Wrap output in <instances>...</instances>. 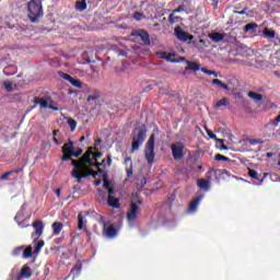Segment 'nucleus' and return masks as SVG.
Returning <instances> with one entry per match:
<instances>
[{"label": "nucleus", "mask_w": 280, "mask_h": 280, "mask_svg": "<svg viewBox=\"0 0 280 280\" xmlns=\"http://www.w3.org/2000/svg\"><path fill=\"white\" fill-rule=\"evenodd\" d=\"M43 246H45V241L40 240L39 242H37L35 246V253L36 254L40 253V249L43 248Z\"/></svg>", "instance_id": "obj_44"}, {"label": "nucleus", "mask_w": 280, "mask_h": 280, "mask_svg": "<svg viewBox=\"0 0 280 280\" xmlns=\"http://www.w3.org/2000/svg\"><path fill=\"white\" fill-rule=\"evenodd\" d=\"M97 159H102V152H92V160L97 161Z\"/></svg>", "instance_id": "obj_48"}, {"label": "nucleus", "mask_w": 280, "mask_h": 280, "mask_svg": "<svg viewBox=\"0 0 280 280\" xmlns=\"http://www.w3.org/2000/svg\"><path fill=\"white\" fill-rule=\"evenodd\" d=\"M224 34L222 33H209L208 38H211L213 43H222L224 40Z\"/></svg>", "instance_id": "obj_21"}, {"label": "nucleus", "mask_w": 280, "mask_h": 280, "mask_svg": "<svg viewBox=\"0 0 280 280\" xmlns=\"http://www.w3.org/2000/svg\"><path fill=\"white\" fill-rule=\"evenodd\" d=\"M81 272H82V264L78 261L74 265V267L71 269L70 275H77V277H79Z\"/></svg>", "instance_id": "obj_26"}, {"label": "nucleus", "mask_w": 280, "mask_h": 280, "mask_svg": "<svg viewBox=\"0 0 280 280\" xmlns=\"http://www.w3.org/2000/svg\"><path fill=\"white\" fill-rule=\"evenodd\" d=\"M103 189H110V182L108 180V175L106 173L103 175Z\"/></svg>", "instance_id": "obj_38"}, {"label": "nucleus", "mask_w": 280, "mask_h": 280, "mask_svg": "<svg viewBox=\"0 0 280 280\" xmlns=\"http://www.w3.org/2000/svg\"><path fill=\"white\" fill-rule=\"evenodd\" d=\"M184 62H186L187 67L186 70H190V71H200V65L197 63L196 61H189V60H184Z\"/></svg>", "instance_id": "obj_22"}, {"label": "nucleus", "mask_w": 280, "mask_h": 280, "mask_svg": "<svg viewBox=\"0 0 280 280\" xmlns=\"http://www.w3.org/2000/svg\"><path fill=\"white\" fill-rule=\"evenodd\" d=\"M101 143H102V139L96 140L95 145L94 147H90L89 150H91V152H93V150L95 152H97L100 150V148H97V145H100Z\"/></svg>", "instance_id": "obj_46"}, {"label": "nucleus", "mask_w": 280, "mask_h": 280, "mask_svg": "<svg viewBox=\"0 0 280 280\" xmlns=\"http://www.w3.org/2000/svg\"><path fill=\"white\" fill-rule=\"evenodd\" d=\"M107 191H108V196L115 195V188L113 187L108 188Z\"/></svg>", "instance_id": "obj_56"}, {"label": "nucleus", "mask_w": 280, "mask_h": 280, "mask_svg": "<svg viewBox=\"0 0 280 280\" xmlns=\"http://www.w3.org/2000/svg\"><path fill=\"white\" fill-rule=\"evenodd\" d=\"M103 235H105V237H107L108 240H115V237L119 235V228H117V223H112L109 225H106V223H104Z\"/></svg>", "instance_id": "obj_5"}, {"label": "nucleus", "mask_w": 280, "mask_h": 280, "mask_svg": "<svg viewBox=\"0 0 280 280\" xmlns=\"http://www.w3.org/2000/svg\"><path fill=\"white\" fill-rule=\"evenodd\" d=\"M175 36L182 43H187L188 40H194V35H188L187 32L183 31L180 26L175 27Z\"/></svg>", "instance_id": "obj_12"}, {"label": "nucleus", "mask_w": 280, "mask_h": 280, "mask_svg": "<svg viewBox=\"0 0 280 280\" xmlns=\"http://www.w3.org/2000/svg\"><path fill=\"white\" fill-rule=\"evenodd\" d=\"M62 78H63V80H67L68 82H71V80H73V77H71L68 73H63Z\"/></svg>", "instance_id": "obj_53"}, {"label": "nucleus", "mask_w": 280, "mask_h": 280, "mask_svg": "<svg viewBox=\"0 0 280 280\" xmlns=\"http://www.w3.org/2000/svg\"><path fill=\"white\" fill-rule=\"evenodd\" d=\"M212 84H217L220 89H223L224 91H229V85L222 83L220 79H213Z\"/></svg>", "instance_id": "obj_35"}, {"label": "nucleus", "mask_w": 280, "mask_h": 280, "mask_svg": "<svg viewBox=\"0 0 280 280\" xmlns=\"http://www.w3.org/2000/svg\"><path fill=\"white\" fill-rule=\"evenodd\" d=\"M3 86H4V89H7L8 91H12V82H10V81H4V82H3Z\"/></svg>", "instance_id": "obj_50"}, {"label": "nucleus", "mask_w": 280, "mask_h": 280, "mask_svg": "<svg viewBox=\"0 0 280 280\" xmlns=\"http://www.w3.org/2000/svg\"><path fill=\"white\" fill-rule=\"evenodd\" d=\"M106 163H107V167H110V165H113V156L107 155Z\"/></svg>", "instance_id": "obj_54"}, {"label": "nucleus", "mask_w": 280, "mask_h": 280, "mask_svg": "<svg viewBox=\"0 0 280 280\" xmlns=\"http://www.w3.org/2000/svg\"><path fill=\"white\" fill-rule=\"evenodd\" d=\"M14 220H15L16 224H19V226H21L22 229H25V226H27V225L23 224V222H21V215H19V214H16L14 217Z\"/></svg>", "instance_id": "obj_45"}, {"label": "nucleus", "mask_w": 280, "mask_h": 280, "mask_svg": "<svg viewBox=\"0 0 280 280\" xmlns=\"http://www.w3.org/2000/svg\"><path fill=\"white\" fill-rule=\"evenodd\" d=\"M202 198H205V195H199L189 203L188 213H196L198 211V206L202 201Z\"/></svg>", "instance_id": "obj_15"}, {"label": "nucleus", "mask_w": 280, "mask_h": 280, "mask_svg": "<svg viewBox=\"0 0 280 280\" xmlns=\"http://www.w3.org/2000/svg\"><path fill=\"white\" fill-rule=\"evenodd\" d=\"M180 12H186V14H189V11H187V0H184L182 4L173 10V14H178Z\"/></svg>", "instance_id": "obj_24"}, {"label": "nucleus", "mask_w": 280, "mask_h": 280, "mask_svg": "<svg viewBox=\"0 0 280 280\" xmlns=\"http://www.w3.org/2000/svg\"><path fill=\"white\" fill-rule=\"evenodd\" d=\"M229 104H230L229 98L223 97L215 103L214 108H221V106H229Z\"/></svg>", "instance_id": "obj_32"}, {"label": "nucleus", "mask_w": 280, "mask_h": 280, "mask_svg": "<svg viewBox=\"0 0 280 280\" xmlns=\"http://www.w3.org/2000/svg\"><path fill=\"white\" fill-rule=\"evenodd\" d=\"M208 75H214V78H218V72L208 70Z\"/></svg>", "instance_id": "obj_59"}, {"label": "nucleus", "mask_w": 280, "mask_h": 280, "mask_svg": "<svg viewBox=\"0 0 280 280\" xmlns=\"http://www.w3.org/2000/svg\"><path fill=\"white\" fill-rule=\"evenodd\" d=\"M202 73H206V75H208L209 74V69H207V68H201V69H199Z\"/></svg>", "instance_id": "obj_63"}, {"label": "nucleus", "mask_w": 280, "mask_h": 280, "mask_svg": "<svg viewBox=\"0 0 280 280\" xmlns=\"http://www.w3.org/2000/svg\"><path fill=\"white\" fill-rule=\"evenodd\" d=\"M88 93H94V95H89L86 98V102H97L100 100V91L96 89H88Z\"/></svg>", "instance_id": "obj_17"}, {"label": "nucleus", "mask_w": 280, "mask_h": 280, "mask_svg": "<svg viewBox=\"0 0 280 280\" xmlns=\"http://www.w3.org/2000/svg\"><path fill=\"white\" fill-rule=\"evenodd\" d=\"M78 229L79 231H82V229H84V214H82V212L78 214Z\"/></svg>", "instance_id": "obj_34"}, {"label": "nucleus", "mask_w": 280, "mask_h": 280, "mask_svg": "<svg viewBox=\"0 0 280 280\" xmlns=\"http://www.w3.org/2000/svg\"><path fill=\"white\" fill-rule=\"evenodd\" d=\"M33 102H34L35 104H39L40 108H47V107H48V104H49V103H47V101H46L45 98H40V97H38V96H35V97L33 98Z\"/></svg>", "instance_id": "obj_25"}, {"label": "nucleus", "mask_w": 280, "mask_h": 280, "mask_svg": "<svg viewBox=\"0 0 280 280\" xmlns=\"http://www.w3.org/2000/svg\"><path fill=\"white\" fill-rule=\"evenodd\" d=\"M107 203L109 207H113V209H119V207H121V205H119V199L113 196L107 197Z\"/></svg>", "instance_id": "obj_23"}, {"label": "nucleus", "mask_w": 280, "mask_h": 280, "mask_svg": "<svg viewBox=\"0 0 280 280\" xmlns=\"http://www.w3.org/2000/svg\"><path fill=\"white\" fill-rule=\"evenodd\" d=\"M93 156V151L91 149H88V151L79 159V160H72V166L73 170H80V165L86 166V163H89Z\"/></svg>", "instance_id": "obj_7"}, {"label": "nucleus", "mask_w": 280, "mask_h": 280, "mask_svg": "<svg viewBox=\"0 0 280 280\" xmlns=\"http://www.w3.org/2000/svg\"><path fill=\"white\" fill-rule=\"evenodd\" d=\"M9 176H12V172H11V171L5 172L4 174H2V175L0 176V180H8V177H9Z\"/></svg>", "instance_id": "obj_47"}, {"label": "nucleus", "mask_w": 280, "mask_h": 280, "mask_svg": "<svg viewBox=\"0 0 280 280\" xmlns=\"http://www.w3.org/2000/svg\"><path fill=\"white\" fill-rule=\"evenodd\" d=\"M197 186L199 187V189H205V191H209L211 184L208 179L200 178L197 180Z\"/></svg>", "instance_id": "obj_19"}, {"label": "nucleus", "mask_w": 280, "mask_h": 280, "mask_svg": "<svg viewBox=\"0 0 280 280\" xmlns=\"http://www.w3.org/2000/svg\"><path fill=\"white\" fill-rule=\"evenodd\" d=\"M62 228H63V225L60 222L52 223L54 235H60V232L62 231Z\"/></svg>", "instance_id": "obj_27"}, {"label": "nucleus", "mask_w": 280, "mask_h": 280, "mask_svg": "<svg viewBox=\"0 0 280 280\" xmlns=\"http://www.w3.org/2000/svg\"><path fill=\"white\" fill-rule=\"evenodd\" d=\"M178 21H180V16L176 15V13L172 11V13L168 15L170 25H174L175 23H178Z\"/></svg>", "instance_id": "obj_29"}, {"label": "nucleus", "mask_w": 280, "mask_h": 280, "mask_svg": "<svg viewBox=\"0 0 280 280\" xmlns=\"http://www.w3.org/2000/svg\"><path fill=\"white\" fill-rule=\"evenodd\" d=\"M137 215H139V205L132 201L129 211L127 212V220L129 222H135L137 220Z\"/></svg>", "instance_id": "obj_14"}, {"label": "nucleus", "mask_w": 280, "mask_h": 280, "mask_svg": "<svg viewBox=\"0 0 280 280\" xmlns=\"http://www.w3.org/2000/svg\"><path fill=\"white\" fill-rule=\"evenodd\" d=\"M171 150L175 161H180L185 156V144L180 142L172 144Z\"/></svg>", "instance_id": "obj_10"}, {"label": "nucleus", "mask_w": 280, "mask_h": 280, "mask_svg": "<svg viewBox=\"0 0 280 280\" xmlns=\"http://www.w3.org/2000/svg\"><path fill=\"white\" fill-rule=\"evenodd\" d=\"M248 176L249 178H253L254 180H260V183L264 182V179H259V173H257V171L249 168L248 170Z\"/></svg>", "instance_id": "obj_31"}, {"label": "nucleus", "mask_w": 280, "mask_h": 280, "mask_svg": "<svg viewBox=\"0 0 280 280\" xmlns=\"http://www.w3.org/2000/svg\"><path fill=\"white\" fill-rule=\"evenodd\" d=\"M96 173H97V174H104V170L97 168Z\"/></svg>", "instance_id": "obj_64"}, {"label": "nucleus", "mask_w": 280, "mask_h": 280, "mask_svg": "<svg viewBox=\"0 0 280 280\" xmlns=\"http://www.w3.org/2000/svg\"><path fill=\"white\" fill-rule=\"evenodd\" d=\"M248 97H250V100H254V102H261V100H264V95L259 94V93H255V92H248Z\"/></svg>", "instance_id": "obj_28"}, {"label": "nucleus", "mask_w": 280, "mask_h": 280, "mask_svg": "<svg viewBox=\"0 0 280 280\" xmlns=\"http://www.w3.org/2000/svg\"><path fill=\"white\" fill-rule=\"evenodd\" d=\"M279 124H280V114L275 119L269 121V126L273 128H279Z\"/></svg>", "instance_id": "obj_40"}, {"label": "nucleus", "mask_w": 280, "mask_h": 280, "mask_svg": "<svg viewBox=\"0 0 280 280\" xmlns=\"http://www.w3.org/2000/svg\"><path fill=\"white\" fill-rule=\"evenodd\" d=\"M52 141L56 145H60V141L58 140V138L52 137Z\"/></svg>", "instance_id": "obj_62"}, {"label": "nucleus", "mask_w": 280, "mask_h": 280, "mask_svg": "<svg viewBox=\"0 0 280 280\" xmlns=\"http://www.w3.org/2000/svg\"><path fill=\"white\" fill-rule=\"evenodd\" d=\"M93 156V151L91 149H88V151L79 159V160H72V166L73 170H80V165L86 166V163H89Z\"/></svg>", "instance_id": "obj_8"}, {"label": "nucleus", "mask_w": 280, "mask_h": 280, "mask_svg": "<svg viewBox=\"0 0 280 280\" xmlns=\"http://www.w3.org/2000/svg\"><path fill=\"white\" fill-rule=\"evenodd\" d=\"M95 167L100 170L101 167H104V163L95 162Z\"/></svg>", "instance_id": "obj_60"}, {"label": "nucleus", "mask_w": 280, "mask_h": 280, "mask_svg": "<svg viewBox=\"0 0 280 280\" xmlns=\"http://www.w3.org/2000/svg\"><path fill=\"white\" fill-rule=\"evenodd\" d=\"M11 172H12V174H21L22 170L21 168H14Z\"/></svg>", "instance_id": "obj_61"}, {"label": "nucleus", "mask_w": 280, "mask_h": 280, "mask_svg": "<svg viewBox=\"0 0 280 280\" xmlns=\"http://www.w3.org/2000/svg\"><path fill=\"white\" fill-rule=\"evenodd\" d=\"M214 161H225V162H228V161H231V159H229L225 155H222V154L218 153V154L214 155Z\"/></svg>", "instance_id": "obj_43"}, {"label": "nucleus", "mask_w": 280, "mask_h": 280, "mask_svg": "<svg viewBox=\"0 0 280 280\" xmlns=\"http://www.w3.org/2000/svg\"><path fill=\"white\" fill-rule=\"evenodd\" d=\"M23 250H25V246H19V247H15L12 252V256L13 257H19V255H21V253H23Z\"/></svg>", "instance_id": "obj_39"}, {"label": "nucleus", "mask_w": 280, "mask_h": 280, "mask_svg": "<svg viewBox=\"0 0 280 280\" xmlns=\"http://www.w3.org/2000/svg\"><path fill=\"white\" fill-rule=\"evenodd\" d=\"M145 137H148V128L145 127V125H140L136 127V129L133 130L131 152H136V150H139V147L143 145Z\"/></svg>", "instance_id": "obj_2"}, {"label": "nucleus", "mask_w": 280, "mask_h": 280, "mask_svg": "<svg viewBox=\"0 0 280 280\" xmlns=\"http://www.w3.org/2000/svg\"><path fill=\"white\" fill-rule=\"evenodd\" d=\"M156 141V136L152 133L149 137V140L145 143L144 147V159L148 162V165H154V159L156 156V153H154V143Z\"/></svg>", "instance_id": "obj_4"}, {"label": "nucleus", "mask_w": 280, "mask_h": 280, "mask_svg": "<svg viewBox=\"0 0 280 280\" xmlns=\"http://www.w3.org/2000/svg\"><path fill=\"white\" fill-rule=\"evenodd\" d=\"M93 167H95V162H93V159H92L89 162H85V166H84V164L80 165V173L91 172L93 170Z\"/></svg>", "instance_id": "obj_20"}, {"label": "nucleus", "mask_w": 280, "mask_h": 280, "mask_svg": "<svg viewBox=\"0 0 280 280\" xmlns=\"http://www.w3.org/2000/svg\"><path fill=\"white\" fill-rule=\"evenodd\" d=\"M234 14L244 15V14H246V9H244L242 11H234Z\"/></svg>", "instance_id": "obj_58"}, {"label": "nucleus", "mask_w": 280, "mask_h": 280, "mask_svg": "<svg viewBox=\"0 0 280 280\" xmlns=\"http://www.w3.org/2000/svg\"><path fill=\"white\" fill-rule=\"evenodd\" d=\"M128 163H132V159L130 156L125 158V165H128Z\"/></svg>", "instance_id": "obj_57"}, {"label": "nucleus", "mask_w": 280, "mask_h": 280, "mask_svg": "<svg viewBox=\"0 0 280 280\" xmlns=\"http://www.w3.org/2000/svg\"><path fill=\"white\" fill-rule=\"evenodd\" d=\"M32 268H30V265H24L21 270L20 273L15 277V279H11V280H21V279H32Z\"/></svg>", "instance_id": "obj_13"}, {"label": "nucleus", "mask_w": 280, "mask_h": 280, "mask_svg": "<svg viewBox=\"0 0 280 280\" xmlns=\"http://www.w3.org/2000/svg\"><path fill=\"white\" fill-rule=\"evenodd\" d=\"M33 229H35V232L32 233L31 237L34 243L38 242L40 235H43V231L45 230V224L40 220H36L32 224Z\"/></svg>", "instance_id": "obj_11"}, {"label": "nucleus", "mask_w": 280, "mask_h": 280, "mask_svg": "<svg viewBox=\"0 0 280 280\" xmlns=\"http://www.w3.org/2000/svg\"><path fill=\"white\" fill-rule=\"evenodd\" d=\"M133 19H135V21H143V19H145V15H143V13H141L139 11H136L133 13Z\"/></svg>", "instance_id": "obj_42"}, {"label": "nucleus", "mask_w": 280, "mask_h": 280, "mask_svg": "<svg viewBox=\"0 0 280 280\" xmlns=\"http://www.w3.org/2000/svg\"><path fill=\"white\" fill-rule=\"evenodd\" d=\"M131 36L140 38L143 45H147V47H150V45H152V42L150 40V33H148V31L143 28L132 31Z\"/></svg>", "instance_id": "obj_9"}, {"label": "nucleus", "mask_w": 280, "mask_h": 280, "mask_svg": "<svg viewBox=\"0 0 280 280\" xmlns=\"http://www.w3.org/2000/svg\"><path fill=\"white\" fill-rule=\"evenodd\" d=\"M72 178H75L77 183H82V178H89V176H92V178H97V172L95 171H85L80 173V170H72L71 172Z\"/></svg>", "instance_id": "obj_6"}, {"label": "nucleus", "mask_w": 280, "mask_h": 280, "mask_svg": "<svg viewBox=\"0 0 280 280\" xmlns=\"http://www.w3.org/2000/svg\"><path fill=\"white\" fill-rule=\"evenodd\" d=\"M27 10L31 23H36L43 16V3L40 0H31L27 3Z\"/></svg>", "instance_id": "obj_3"}, {"label": "nucleus", "mask_w": 280, "mask_h": 280, "mask_svg": "<svg viewBox=\"0 0 280 280\" xmlns=\"http://www.w3.org/2000/svg\"><path fill=\"white\" fill-rule=\"evenodd\" d=\"M70 84H72V86H75V89H82V81L78 79L72 78Z\"/></svg>", "instance_id": "obj_41"}, {"label": "nucleus", "mask_w": 280, "mask_h": 280, "mask_svg": "<svg viewBox=\"0 0 280 280\" xmlns=\"http://www.w3.org/2000/svg\"><path fill=\"white\" fill-rule=\"evenodd\" d=\"M80 190H81V188L78 186L72 187V194H78Z\"/></svg>", "instance_id": "obj_55"}, {"label": "nucleus", "mask_w": 280, "mask_h": 280, "mask_svg": "<svg viewBox=\"0 0 280 280\" xmlns=\"http://www.w3.org/2000/svg\"><path fill=\"white\" fill-rule=\"evenodd\" d=\"M262 34L266 38H275L277 36V32L276 31H270L268 28H265L262 31Z\"/></svg>", "instance_id": "obj_33"}, {"label": "nucleus", "mask_w": 280, "mask_h": 280, "mask_svg": "<svg viewBox=\"0 0 280 280\" xmlns=\"http://www.w3.org/2000/svg\"><path fill=\"white\" fill-rule=\"evenodd\" d=\"M47 108H49L50 110H60V108H58L56 106V103H54V102L48 103V107Z\"/></svg>", "instance_id": "obj_49"}, {"label": "nucleus", "mask_w": 280, "mask_h": 280, "mask_svg": "<svg viewBox=\"0 0 280 280\" xmlns=\"http://www.w3.org/2000/svg\"><path fill=\"white\" fill-rule=\"evenodd\" d=\"M257 27H259V25L253 22V23L246 24L243 30L247 34H255L257 32Z\"/></svg>", "instance_id": "obj_18"}, {"label": "nucleus", "mask_w": 280, "mask_h": 280, "mask_svg": "<svg viewBox=\"0 0 280 280\" xmlns=\"http://www.w3.org/2000/svg\"><path fill=\"white\" fill-rule=\"evenodd\" d=\"M82 148H78L75 150V147L73 145V141L69 140L68 143H65L61 148V161L66 162V161H73L74 159H79L80 156H82Z\"/></svg>", "instance_id": "obj_1"}, {"label": "nucleus", "mask_w": 280, "mask_h": 280, "mask_svg": "<svg viewBox=\"0 0 280 280\" xmlns=\"http://www.w3.org/2000/svg\"><path fill=\"white\" fill-rule=\"evenodd\" d=\"M175 54L170 52L167 56H162L167 62L178 63V62H185V57H178L177 59H174Z\"/></svg>", "instance_id": "obj_16"}, {"label": "nucleus", "mask_w": 280, "mask_h": 280, "mask_svg": "<svg viewBox=\"0 0 280 280\" xmlns=\"http://www.w3.org/2000/svg\"><path fill=\"white\" fill-rule=\"evenodd\" d=\"M127 172V177L130 178V176H132V163L129 164V167L126 170Z\"/></svg>", "instance_id": "obj_52"}, {"label": "nucleus", "mask_w": 280, "mask_h": 280, "mask_svg": "<svg viewBox=\"0 0 280 280\" xmlns=\"http://www.w3.org/2000/svg\"><path fill=\"white\" fill-rule=\"evenodd\" d=\"M206 132H207V135H208V137L210 138V139H217L218 138V136H215V133H213L211 130H209V129H206Z\"/></svg>", "instance_id": "obj_51"}, {"label": "nucleus", "mask_w": 280, "mask_h": 280, "mask_svg": "<svg viewBox=\"0 0 280 280\" xmlns=\"http://www.w3.org/2000/svg\"><path fill=\"white\" fill-rule=\"evenodd\" d=\"M68 126L70 127V131L74 132L75 128H78V122L73 118H68Z\"/></svg>", "instance_id": "obj_36"}, {"label": "nucleus", "mask_w": 280, "mask_h": 280, "mask_svg": "<svg viewBox=\"0 0 280 280\" xmlns=\"http://www.w3.org/2000/svg\"><path fill=\"white\" fill-rule=\"evenodd\" d=\"M22 257L23 259H30V257H32V246H27L25 249H23Z\"/></svg>", "instance_id": "obj_37"}, {"label": "nucleus", "mask_w": 280, "mask_h": 280, "mask_svg": "<svg viewBox=\"0 0 280 280\" xmlns=\"http://www.w3.org/2000/svg\"><path fill=\"white\" fill-rule=\"evenodd\" d=\"M75 8L79 10V12H84V10H86V0H78L75 2Z\"/></svg>", "instance_id": "obj_30"}]
</instances>
